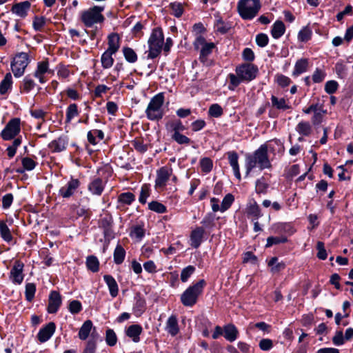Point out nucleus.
Masks as SVG:
<instances>
[{
	"mask_svg": "<svg viewBox=\"0 0 353 353\" xmlns=\"http://www.w3.org/2000/svg\"><path fill=\"white\" fill-rule=\"evenodd\" d=\"M172 174V169L167 166H163L157 170V176L154 182V188L161 192L165 189L168 181Z\"/></svg>",
	"mask_w": 353,
	"mask_h": 353,
	"instance_id": "9d476101",
	"label": "nucleus"
},
{
	"mask_svg": "<svg viewBox=\"0 0 353 353\" xmlns=\"http://www.w3.org/2000/svg\"><path fill=\"white\" fill-rule=\"evenodd\" d=\"M267 147V153L268 151L274 153L276 150L278 152H283L284 146L283 143L279 139H274L270 141L268 143H264Z\"/></svg>",
	"mask_w": 353,
	"mask_h": 353,
	"instance_id": "79ce46f5",
	"label": "nucleus"
},
{
	"mask_svg": "<svg viewBox=\"0 0 353 353\" xmlns=\"http://www.w3.org/2000/svg\"><path fill=\"white\" fill-rule=\"evenodd\" d=\"M234 201V197L232 194H227L221 204V212H224L228 210Z\"/></svg>",
	"mask_w": 353,
	"mask_h": 353,
	"instance_id": "680f3d73",
	"label": "nucleus"
},
{
	"mask_svg": "<svg viewBox=\"0 0 353 353\" xmlns=\"http://www.w3.org/2000/svg\"><path fill=\"white\" fill-rule=\"evenodd\" d=\"M229 79L228 89L230 90H234L236 87H238L240 83L243 81V79L240 77H239L236 74L230 73L228 77Z\"/></svg>",
	"mask_w": 353,
	"mask_h": 353,
	"instance_id": "3c124183",
	"label": "nucleus"
},
{
	"mask_svg": "<svg viewBox=\"0 0 353 353\" xmlns=\"http://www.w3.org/2000/svg\"><path fill=\"white\" fill-rule=\"evenodd\" d=\"M92 337L90 339L83 349L82 353H95L97 347V334H92Z\"/></svg>",
	"mask_w": 353,
	"mask_h": 353,
	"instance_id": "f704fd0d",
	"label": "nucleus"
},
{
	"mask_svg": "<svg viewBox=\"0 0 353 353\" xmlns=\"http://www.w3.org/2000/svg\"><path fill=\"white\" fill-rule=\"evenodd\" d=\"M326 114V110H321L320 111L313 112V116L311 119L312 123L314 126L320 125L323 121L324 117Z\"/></svg>",
	"mask_w": 353,
	"mask_h": 353,
	"instance_id": "6e6d98bb",
	"label": "nucleus"
},
{
	"mask_svg": "<svg viewBox=\"0 0 353 353\" xmlns=\"http://www.w3.org/2000/svg\"><path fill=\"white\" fill-rule=\"evenodd\" d=\"M204 229L202 227H197L194 229L190 234V245L194 248H198L203 239L204 236Z\"/></svg>",
	"mask_w": 353,
	"mask_h": 353,
	"instance_id": "412c9836",
	"label": "nucleus"
},
{
	"mask_svg": "<svg viewBox=\"0 0 353 353\" xmlns=\"http://www.w3.org/2000/svg\"><path fill=\"white\" fill-rule=\"evenodd\" d=\"M47 73H54V72L49 68L48 61H43L38 62L33 76L39 80V83L43 84L47 81V79L44 77Z\"/></svg>",
	"mask_w": 353,
	"mask_h": 353,
	"instance_id": "2eb2a0df",
	"label": "nucleus"
},
{
	"mask_svg": "<svg viewBox=\"0 0 353 353\" xmlns=\"http://www.w3.org/2000/svg\"><path fill=\"white\" fill-rule=\"evenodd\" d=\"M79 114L78 105L76 103L70 104L65 111V123H70L71 121Z\"/></svg>",
	"mask_w": 353,
	"mask_h": 353,
	"instance_id": "e433bc0d",
	"label": "nucleus"
},
{
	"mask_svg": "<svg viewBox=\"0 0 353 353\" xmlns=\"http://www.w3.org/2000/svg\"><path fill=\"white\" fill-rule=\"evenodd\" d=\"M235 72L243 81L250 82L256 77L259 70L254 64L243 63L236 68Z\"/></svg>",
	"mask_w": 353,
	"mask_h": 353,
	"instance_id": "1a4fd4ad",
	"label": "nucleus"
},
{
	"mask_svg": "<svg viewBox=\"0 0 353 353\" xmlns=\"http://www.w3.org/2000/svg\"><path fill=\"white\" fill-rule=\"evenodd\" d=\"M214 28L216 30L221 34H225L231 28V23L225 22L219 18L215 22Z\"/></svg>",
	"mask_w": 353,
	"mask_h": 353,
	"instance_id": "49530a36",
	"label": "nucleus"
},
{
	"mask_svg": "<svg viewBox=\"0 0 353 353\" xmlns=\"http://www.w3.org/2000/svg\"><path fill=\"white\" fill-rule=\"evenodd\" d=\"M36 292V286L32 283H28L26 285V291H25V295H26V299L30 302L33 299L34 296V294Z\"/></svg>",
	"mask_w": 353,
	"mask_h": 353,
	"instance_id": "774afa93",
	"label": "nucleus"
},
{
	"mask_svg": "<svg viewBox=\"0 0 353 353\" xmlns=\"http://www.w3.org/2000/svg\"><path fill=\"white\" fill-rule=\"evenodd\" d=\"M223 336L226 340L232 342L237 339L238 330L233 324H228L223 327Z\"/></svg>",
	"mask_w": 353,
	"mask_h": 353,
	"instance_id": "2f4dec72",
	"label": "nucleus"
},
{
	"mask_svg": "<svg viewBox=\"0 0 353 353\" xmlns=\"http://www.w3.org/2000/svg\"><path fill=\"white\" fill-rule=\"evenodd\" d=\"M169 8L171 10V14L177 18L181 17L184 11L182 3L177 1L170 3Z\"/></svg>",
	"mask_w": 353,
	"mask_h": 353,
	"instance_id": "09e8293b",
	"label": "nucleus"
},
{
	"mask_svg": "<svg viewBox=\"0 0 353 353\" xmlns=\"http://www.w3.org/2000/svg\"><path fill=\"white\" fill-rule=\"evenodd\" d=\"M31 7L28 1L14 3L11 8V12L21 18H25Z\"/></svg>",
	"mask_w": 353,
	"mask_h": 353,
	"instance_id": "a211bd4d",
	"label": "nucleus"
},
{
	"mask_svg": "<svg viewBox=\"0 0 353 353\" xmlns=\"http://www.w3.org/2000/svg\"><path fill=\"white\" fill-rule=\"evenodd\" d=\"M150 192H151V190H150V187L149 184H146L145 183V184H143L141 186V190H140V195H139V201L141 204L146 203L147 199L150 195Z\"/></svg>",
	"mask_w": 353,
	"mask_h": 353,
	"instance_id": "603ef678",
	"label": "nucleus"
},
{
	"mask_svg": "<svg viewBox=\"0 0 353 353\" xmlns=\"http://www.w3.org/2000/svg\"><path fill=\"white\" fill-rule=\"evenodd\" d=\"M164 36L161 28H156L152 30L148 43L149 47L148 59H155L157 57L163 48Z\"/></svg>",
	"mask_w": 353,
	"mask_h": 353,
	"instance_id": "20e7f679",
	"label": "nucleus"
},
{
	"mask_svg": "<svg viewBox=\"0 0 353 353\" xmlns=\"http://www.w3.org/2000/svg\"><path fill=\"white\" fill-rule=\"evenodd\" d=\"M268 188V184L265 182L263 177L259 179L256 181L255 190L257 194H265Z\"/></svg>",
	"mask_w": 353,
	"mask_h": 353,
	"instance_id": "69168bd1",
	"label": "nucleus"
},
{
	"mask_svg": "<svg viewBox=\"0 0 353 353\" xmlns=\"http://www.w3.org/2000/svg\"><path fill=\"white\" fill-rule=\"evenodd\" d=\"M148 208L157 213L163 214L167 212L166 207L161 203L153 201L148 203Z\"/></svg>",
	"mask_w": 353,
	"mask_h": 353,
	"instance_id": "5fc2aeb1",
	"label": "nucleus"
},
{
	"mask_svg": "<svg viewBox=\"0 0 353 353\" xmlns=\"http://www.w3.org/2000/svg\"><path fill=\"white\" fill-rule=\"evenodd\" d=\"M81 185L78 179L71 177L65 185L59 190V195L63 199H69L72 196Z\"/></svg>",
	"mask_w": 353,
	"mask_h": 353,
	"instance_id": "f8f14e48",
	"label": "nucleus"
},
{
	"mask_svg": "<svg viewBox=\"0 0 353 353\" xmlns=\"http://www.w3.org/2000/svg\"><path fill=\"white\" fill-rule=\"evenodd\" d=\"M132 147L140 153H145L148 149V145L143 143L141 139H136L131 143Z\"/></svg>",
	"mask_w": 353,
	"mask_h": 353,
	"instance_id": "052dcab7",
	"label": "nucleus"
},
{
	"mask_svg": "<svg viewBox=\"0 0 353 353\" xmlns=\"http://www.w3.org/2000/svg\"><path fill=\"white\" fill-rule=\"evenodd\" d=\"M36 86V83L32 79L31 74L26 75L22 81L20 85V90L22 93L28 94Z\"/></svg>",
	"mask_w": 353,
	"mask_h": 353,
	"instance_id": "7c9ffc66",
	"label": "nucleus"
},
{
	"mask_svg": "<svg viewBox=\"0 0 353 353\" xmlns=\"http://www.w3.org/2000/svg\"><path fill=\"white\" fill-rule=\"evenodd\" d=\"M312 35V30L308 26L303 27L298 33V40L301 42H307Z\"/></svg>",
	"mask_w": 353,
	"mask_h": 353,
	"instance_id": "de8ad7c7",
	"label": "nucleus"
},
{
	"mask_svg": "<svg viewBox=\"0 0 353 353\" xmlns=\"http://www.w3.org/2000/svg\"><path fill=\"white\" fill-rule=\"evenodd\" d=\"M103 10L104 7L103 6H94L81 12V20L88 28H90L96 23H102L105 19L102 14Z\"/></svg>",
	"mask_w": 353,
	"mask_h": 353,
	"instance_id": "423d86ee",
	"label": "nucleus"
},
{
	"mask_svg": "<svg viewBox=\"0 0 353 353\" xmlns=\"http://www.w3.org/2000/svg\"><path fill=\"white\" fill-rule=\"evenodd\" d=\"M245 212L252 221L258 220L263 216L261 208L257 202L253 198H250L246 205Z\"/></svg>",
	"mask_w": 353,
	"mask_h": 353,
	"instance_id": "4468645a",
	"label": "nucleus"
},
{
	"mask_svg": "<svg viewBox=\"0 0 353 353\" xmlns=\"http://www.w3.org/2000/svg\"><path fill=\"white\" fill-rule=\"evenodd\" d=\"M112 225V218L110 216H106L100 221V226L104 230V234L107 236L111 229Z\"/></svg>",
	"mask_w": 353,
	"mask_h": 353,
	"instance_id": "13d9d810",
	"label": "nucleus"
},
{
	"mask_svg": "<svg viewBox=\"0 0 353 353\" xmlns=\"http://www.w3.org/2000/svg\"><path fill=\"white\" fill-rule=\"evenodd\" d=\"M228 161L230 166L232 168L234 172V174L236 178L240 181L241 179V176L240 173L239 165V156L236 152L232 151L228 153Z\"/></svg>",
	"mask_w": 353,
	"mask_h": 353,
	"instance_id": "393cba45",
	"label": "nucleus"
},
{
	"mask_svg": "<svg viewBox=\"0 0 353 353\" xmlns=\"http://www.w3.org/2000/svg\"><path fill=\"white\" fill-rule=\"evenodd\" d=\"M85 264L87 268L92 272H97L99 270V261L94 256H88L86 258Z\"/></svg>",
	"mask_w": 353,
	"mask_h": 353,
	"instance_id": "c03bdc74",
	"label": "nucleus"
},
{
	"mask_svg": "<svg viewBox=\"0 0 353 353\" xmlns=\"http://www.w3.org/2000/svg\"><path fill=\"white\" fill-rule=\"evenodd\" d=\"M165 330L172 336H175L179 334V326L176 315L172 314L169 316L165 323Z\"/></svg>",
	"mask_w": 353,
	"mask_h": 353,
	"instance_id": "4be33fe9",
	"label": "nucleus"
},
{
	"mask_svg": "<svg viewBox=\"0 0 353 353\" xmlns=\"http://www.w3.org/2000/svg\"><path fill=\"white\" fill-rule=\"evenodd\" d=\"M288 241L287 237L284 236H269L267 239V243L265 247L270 248L273 245L284 243Z\"/></svg>",
	"mask_w": 353,
	"mask_h": 353,
	"instance_id": "e2e57ef3",
	"label": "nucleus"
},
{
	"mask_svg": "<svg viewBox=\"0 0 353 353\" xmlns=\"http://www.w3.org/2000/svg\"><path fill=\"white\" fill-rule=\"evenodd\" d=\"M12 85V77L11 73H7L0 83V94H5L11 89Z\"/></svg>",
	"mask_w": 353,
	"mask_h": 353,
	"instance_id": "4c0bfd02",
	"label": "nucleus"
},
{
	"mask_svg": "<svg viewBox=\"0 0 353 353\" xmlns=\"http://www.w3.org/2000/svg\"><path fill=\"white\" fill-rule=\"evenodd\" d=\"M135 195L130 192L120 194L117 199V208L119 210L124 209L126 206L130 205L135 201Z\"/></svg>",
	"mask_w": 353,
	"mask_h": 353,
	"instance_id": "aec40b11",
	"label": "nucleus"
},
{
	"mask_svg": "<svg viewBox=\"0 0 353 353\" xmlns=\"http://www.w3.org/2000/svg\"><path fill=\"white\" fill-rule=\"evenodd\" d=\"M166 128L172 134L180 133L185 130V125L180 120H174L168 123Z\"/></svg>",
	"mask_w": 353,
	"mask_h": 353,
	"instance_id": "c9c22d12",
	"label": "nucleus"
},
{
	"mask_svg": "<svg viewBox=\"0 0 353 353\" xmlns=\"http://www.w3.org/2000/svg\"><path fill=\"white\" fill-rule=\"evenodd\" d=\"M123 53L125 60L128 62L132 63L137 61V54L132 48L129 47H124L123 48Z\"/></svg>",
	"mask_w": 353,
	"mask_h": 353,
	"instance_id": "8fccbe9b",
	"label": "nucleus"
},
{
	"mask_svg": "<svg viewBox=\"0 0 353 353\" xmlns=\"http://www.w3.org/2000/svg\"><path fill=\"white\" fill-rule=\"evenodd\" d=\"M215 215L211 212L205 214L201 223L206 228H212L215 226Z\"/></svg>",
	"mask_w": 353,
	"mask_h": 353,
	"instance_id": "4d7b16f0",
	"label": "nucleus"
},
{
	"mask_svg": "<svg viewBox=\"0 0 353 353\" xmlns=\"http://www.w3.org/2000/svg\"><path fill=\"white\" fill-rule=\"evenodd\" d=\"M56 325L54 323L50 322L48 323L45 327L39 330L37 334L39 341L41 343L48 341L54 333Z\"/></svg>",
	"mask_w": 353,
	"mask_h": 353,
	"instance_id": "6ab92c4d",
	"label": "nucleus"
},
{
	"mask_svg": "<svg viewBox=\"0 0 353 353\" xmlns=\"http://www.w3.org/2000/svg\"><path fill=\"white\" fill-rule=\"evenodd\" d=\"M30 61V57L27 53L20 52L16 54L11 62V70L16 78H19L24 74Z\"/></svg>",
	"mask_w": 353,
	"mask_h": 353,
	"instance_id": "6e6552de",
	"label": "nucleus"
},
{
	"mask_svg": "<svg viewBox=\"0 0 353 353\" xmlns=\"http://www.w3.org/2000/svg\"><path fill=\"white\" fill-rule=\"evenodd\" d=\"M164 99V94L163 92L157 94L150 99L145 110L146 117L149 120L159 121L163 118Z\"/></svg>",
	"mask_w": 353,
	"mask_h": 353,
	"instance_id": "7ed1b4c3",
	"label": "nucleus"
},
{
	"mask_svg": "<svg viewBox=\"0 0 353 353\" xmlns=\"http://www.w3.org/2000/svg\"><path fill=\"white\" fill-rule=\"evenodd\" d=\"M205 285L206 282L204 279H201L190 285L181 295L180 299L182 304L186 307L194 305Z\"/></svg>",
	"mask_w": 353,
	"mask_h": 353,
	"instance_id": "f03ea898",
	"label": "nucleus"
},
{
	"mask_svg": "<svg viewBox=\"0 0 353 353\" xmlns=\"http://www.w3.org/2000/svg\"><path fill=\"white\" fill-rule=\"evenodd\" d=\"M195 268L192 265H188L183 268L181 272V280L185 283L188 281L191 275L194 272Z\"/></svg>",
	"mask_w": 353,
	"mask_h": 353,
	"instance_id": "338daca9",
	"label": "nucleus"
},
{
	"mask_svg": "<svg viewBox=\"0 0 353 353\" xmlns=\"http://www.w3.org/2000/svg\"><path fill=\"white\" fill-rule=\"evenodd\" d=\"M223 113V108L218 103H214L211 105L208 110L209 115L215 118L220 117Z\"/></svg>",
	"mask_w": 353,
	"mask_h": 353,
	"instance_id": "0e129e2a",
	"label": "nucleus"
},
{
	"mask_svg": "<svg viewBox=\"0 0 353 353\" xmlns=\"http://www.w3.org/2000/svg\"><path fill=\"white\" fill-rule=\"evenodd\" d=\"M94 331L95 327H93L92 321L86 320L79 328L78 336L81 340L85 341L88 339L91 333L94 334Z\"/></svg>",
	"mask_w": 353,
	"mask_h": 353,
	"instance_id": "5701e85b",
	"label": "nucleus"
},
{
	"mask_svg": "<svg viewBox=\"0 0 353 353\" xmlns=\"http://www.w3.org/2000/svg\"><path fill=\"white\" fill-rule=\"evenodd\" d=\"M108 49L106 50L112 53H116L120 48V37L117 33H111L108 37Z\"/></svg>",
	"mask_w": 353,
	"mask_h": 353,
	"instance_id": "c85d7f7f",
	"label": "nucleus"
},
{
	"mask_svg": "<svg viewBox=\"0 0 353 353\" xmlns=\"http://www.w3.org/2000/svg\"><path fill=\"white\" fill-rule=\"evenodd\" d=\"M114 262L117 264H121L125 256V251L123 248L120 245L117 244L114 251Z\"/></svg>",
	"mask_w": 353,
	"mask_h": 353,
	"instance_id": "37998d69",
	"label": "nucleus"
},
{
	"mask_svg": "<svg viewBox=\"0 0 353 353\" xmlns=\"http://www.w3.org/2000/svg\"><path fill=\"white\" fill-rule=\"evenodd\" d=\"M285 32V26L282 21H276L271 29V35L275 39L281 38Z\"/></svg>",
	"mask_w": 353,
	"mask_h": 353,
	"instance_id": "cd10ccee",
	"label": "nucleus"
},
{
	"mask_svg": "<svg viewBox=\"0 0 353 353\" xmlns=\"http://www.w3.org/2000/svg\"><path fill=\"white\" fill-rule=\"evenodd\" d=\"M114 54V53H112L111 52H109L108 50H105L101 55V62L102 67L104 69H108L110 68L114 63V59L112 57V55Z\"/></svg>",
	"mask_w": 353,
	"mask_h": 353,
	"instance_id": "a19ab883",
	"label": "nucleus"
},
{
	"mask_svg": "<svg viewBox=\"0 0 353 353\" xmlns=\"http://www.w3.org/2000/svg\"><path fill=\"white\" fill-rule=\"evenodd\" d=\"M193 44L195 49H200L199 61L205 65H210L212 61L208 57L215 48L214 43H207L203 37L197 36Z\"/></svg>",
	"mask_w": 353,
	"mask_h": 353,
	"instance_id": "0eeeda50",
	"label": "nucleus"
},
{
	"mask_svg": "<svg viewBox=\"0 0 353 353\" xmlns=\"http://www.w3.org/2000/svg\"><path fill=\"white\" fill-rule=\"evenodd\" d=\"M21 163L23 168H19L16 170L18 173H23L24 171H31L34 169L37 165V163L30 157H23L21 159Z\"/></svg>",
	"mask_w": 353,
	"mask_h": 353,
	"instance_id": "58836bf2",
	"label": "nucleus"
},
{
	"mask_svg": "<svg viewBox=\"0 0 353 353\" xmlns=\"http://www.w3.org/2000/svg\"><path fill=\"white\" fill-rule=\"evenodd\" d=\"M271 104L273 108L279 110L285 111L291 108V105L287 100L284 98H278L274 95L271 97Z\"/></svg>",
	"mask_w": 353,
	"mask_h": 353,
	"instance_id": "c756f323",
	"label": "nucleus"
},
{
	"mask_svg": "<svg viewBox=\"0 0 353 353\" xmlns=\"http://www.w3.org/2000/svg\"><path fill=\"white\" fill-rule=\"evenodd\" d=\"M21 130L20 119L13 118L10 119L1 132V138L5 141L14 139Z\"/></svg>",
	"mask_w": 353,
	"mask_h": 353,
	"instance_id": "9b49d317",
	"label": "nucleus"
},
{
	"mask_svg": "<svg viewBox=\"0 0 353 353\" xmlns=\"http://www.w3.org/2000/svg\"><path fill=\"white\" fill-rule=\"evenodd\" d=\"M245 167L246 169V176L255 168H259L260 170L271 168L272 164L267 153V147L265 144L261 145L253 153L246 154Z\"/></svg>",
	"mask_w": 353,
	"mask_h": 353,
	"instance_id": "f257e3e1",
	"label": "nucleus"
},
{
	"mask_svg": "<svg viewBox=\"0 0 353 353\" xmlns=\"http://www.w3.org/2000/svg\"><path fill=\"white\" fill-rule=\"evenodd\" d=\"M145 235L144 229L139 225L134 226L130 231V236L132 239L140 241Z\"/></svg>",
	"mask_w": 353,
	"mask_h": 353,
	"instance_id": "bf43d9fd",
	"label": "nucleus"
},
{
	"mask_svg": "<svg viewBox=\"0 0 353 353\" xmlns=\"http://www.w3.org/2000/svg\"><path fill=\"white\" fill-rule=\"evenodd\" d=\"M260 8V0H239L237 3L239 14L245 20H251L254 18Z\"/></svg>",
	"mask_w": 353,
	"mask_h": 353,
	"instance_id": "39448f33",
	"label": "nucleus"
},
{
	"mask_svg": "<svg viewBox=\"0 0 353 353\" xmlns=\"http://www.w3.org/2000/svg\"><path fill=\"white\" fill-rule=\"evenodd\" d=\"M296 131L301 135L308 137L312 131V125L308 121H300L296 126Z\"/></svg>",
	"mask_w": 353,
	"mask_h": 353,
	"instance_id": "72a5a7b5",
	"label": "nucleus"
},
{
	"mask_svg": "<svg viewBox=\"0 0 353 353\" xmlns=\"http://www.w3.org/2000/svg\"><path fill=\"white\" fill-rule=\"evenodd\" d=\"M142 332L143 328L140 325L133 324L125 330V334L130 338L133 342L138 343L140 341V335Z\"/></svg>",
	"mask_w": 353,
	"mask_h": 353,
	"instance_id": "a878e982",
	"label": "nucleus"
},
{
	"mask_svg": "<svg viewBox=\"0 0 353 353\" xmlns=\"http://www.w3.org/2000/svg\"><path fill=\"white\" fill-rule=\"evenodd\" d=\"M105 342L108 345L112 347L117 343V336L115 332L110 328H108L105 332Z\"/></svg>",
	"mask_w": 353,
	"mask_h": 353,
	"instance_id": "864d4df0",
	"label": "nucleus"
},
{
	"mask_svg": "<svg viewBox=\"0 0 353 353\" xmlns=\"http://www.w3.org/2000/svg\"><path fill=\"white\" fill-rule=\"evenodd\" d=\"M103 280L108 287L110 294L112 298L116 297L119 294V286L114 278L109 274L103 276Z\"/></svg>",
	"mask_w": 353,
	"mask_h": 353,
	"instance_id": "bb28decb",
	"label": "nucleus"
},
{
	"mask_svg": "<svg viewBox=\"0 0 353 353\" xmlns=\"http://www.w3.org/2000/svg\"><path fill=\"white\" fill-rule=\"evenodd\" d=\"M24 263L20 260H16L11 268L9 279L12 283L20 285L24 279L23 274Z\"/></svg>",
	"mask_w": 353,
	"mask_h": 353,
	"instance_id": "ddd939ff",
	"label": "nucleus"
},
{
	"mask_svg": "<svg viewBox=\"0 0 353 353\" xmlns=\"http://www.w3.org/2000/svg\"><path fill=\"white\" fill-rule=\"evenodd\" d=\"M308 63L307 59L303 58L297 60L294 65L292 75L297 77L306 72L308 68Z\"/></svg>",
	"mask_w": 353,
	"mask_h": 353,
	"instance_id": "473e14b6",
	"label": "nucleus"
},
{
	"mask_svg": "<svg viewBox=\"0 0 353 353\" xmlns=\"http://www.w3.org/2000/svg\"><path fill=\"white\" fill-rule=\"evenodd\" d=\"M268 265L270 268L271 272L273 274L277 273L285 268V263L282 261L279 262L278 258L276 256L271 258Z\"/></svg>",
	"mask_w": 353,
	"mask_h": 353,
	"instance_id": "ea45409f",
	"label": "nucleus"
},
{
	"mask_svg": "<svg viewBox=\"0 0 353 353\" xmlns=\"http://www.w3.org/2000/svg\"><path fill=\"white\" fill-rule=\"evenodd\" d=\"M61 305V296L57 291H52L49 296L48 312L50 314L56 313Z\"/></svg>",
	"mask_w": 353,
	"mask_h": 353,
	"instance_id": "f3484780",
	"label": "nucleus"
},
{
	"mask_svg": "<svg viewBox=\"0 0 353 353\" xmlns=\"http://www.w3.org/2000/svg\"><path fill=\"white\" fill-rule=\"evenodd\" d=\"M0 234L6 242L9 243L12 241V236L11 232L7 224L3 221H0Z\"/></svg>",
	"mask_w": 353,
	"mask_h": 353,
	"instance_id": "a18cd8bd",
	"label": "nucleus"
},
{
	"mask_svg": "<svg viewBox=\"0 0 353 353\" xmlns=\"http://www.w3.org/2000/svg\"><path fill=\"white\" fill-rule=\"evenodd\" d=\"M67 145V139L63 137H60L48 144V147L52 152H61L66 149Z\"/></svg>",
	"mask_w": 353,
	"mask_h": 353,
	"instance_id": "b1692460",
	"label": "nucleus"
},
{
	"mask_svg": "<svg viewBox=\"0 0 353 353\" xmlns=\"http://www.w3.org/2000/svg\"><path fill=\"white\" fill-rule=\"evenodd\" d=\"M105 182L99 177L93 178L88 185V191L94 196H101L104 190Z\"/></svg>",
	"mask_w": 353,
	"mask_h": 353,
	"instance_id": "dca6fc26",
	"label": "nucleus"
}]
</instances>
